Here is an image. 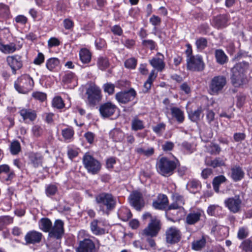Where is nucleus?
<instances>
[{
  "label": "nucleus",
  "mask_w": 252,
  "mask_h": 252,
  "mask_svg": "<svg viewBox=\"0 0 252 252\" xmlns=\"http://www.w3.org/2000/svg\"><path fill=\"white\" fill-rule=\"evenodd\" d=\"M249 67V63L246 62L236 63L231 69L230 81L235 88H240L246 84L248 78L246 75Z\"/></svg>",
  "instance_id": "obj_1"
},
{
  "label": "nucleus",
  "mask_w": 252,
  "mask_h": 252,
  "mask_svg": "<svg viewBox=\"0 0 252 252\" xmlns=\"http://www.w3.org/2000/svg\"><path fill=\"white\" fill-rule=\"evenodd\" d=\"M95 201L99 211L108 215L116 206V198L111 193L103 192L95 195Z\"/></svg>",
  "instance_id": "obj_2"
},
{
  "label": "nucleus",
  "mask_w": 252,
  "mask_h": 252,
  "mask_svg": "<svg viewBox=\"0 0 252 252\" xmlns=\"http://www.w3.org/2000/svg\"><path fill=\"white\" fill-rule=\"evenodd\" d=\"M180 166L178 159L175 158L172 160L167 157H162L157 162L158 172L162 176L169 177L173 174L175 169Z\"/></svg>",
  "instance_id": "obj_3"
},
{
  "label": "nucleus",
  "mask_w": 252,
  "mask_h": 252,
  "mask_svg": "<svg viewBox=\"0 0 252 252\" xmlns=\"http://www.w3.org/2000/svg\"><path fill=\"white\" fill-rule=\"evenodd\" d=\"M82 161L84 167L89 173L97 174L101 169L100 162L88 153H85L83 156Z\"/></svg>",
  "instance_id": "obj_4"
},
{
  "label": "nucleus",
  "mask_w": 252,
  "mask_h": 252,
  "mask_svg": "<svg viewBox=\"0 0 252 252\" xmlns=\"http://www.w3.org/2000/svg\"><path fill=\"white\" fill-rule=\"evenodd\" d=\"M34 85L32 78L28 74H24L15 82L14 87L19 93L26 94L31 91Z\"/></svg>",
  "instance_id": "obj_5"
},
{
  "label": "nucleus",
  "mask_w": 252,
  "mask_h": 252,
  "mask_svg": "<svg viewBox=\"0 0 252 252\" xmlns=\"http://www.w3.org/2000/svg\"><path fill=\"white\" fill-rule=\"evenodd\" d=\"M162 227V223L160 220L157 217L154 216L152 220H150L148 225L143 230L142 236H157Z\"/></svg>",
  "instance_id": "obj_6"
},
{
  "label": "nucleus",
  "mask_w": 252,
  "mask_h": 252,
  "mask_svg": "<svg viewBox=\"0 0 252 252\" xmlns=\"http://www.w3.org/2000/svg\"><path fill=\"white\" fill-rule=\"evenodd\" d=\"M226 82V78L224 76L219 75L214 77L209 84V89L211 94H218L221 92Z\"/></svg>",
  "instance_id": "obj_7"
},
{
  "label": "nucleus",
  "mask_w": 252,
  "mask_h": 252,
  "mask_svg": "<svg viewBox=\"0 0 252 252\" xmlns=\"http://www.w3.org/2000/svg\"><path fill=\"white\" fill-rule=\"evenodd\" d=\"M86 94L88 102L91 106H94L102 98L100 89L95 85L90 86L87 89Z\"/></svg>",
  "instance_id": "obj_8"
},
{
  "label": "nucleus",
  "mask_w": 252,
  "mask_h": 252,
  "mask_svg": "<svg viewBox=\"0 0 252 252\" xmlns=\"http://www.w3.org/2000/svg\"><path fill=\"white\" fill-rule=\"evenodd\" d=\"M187 68L193 71H201L204 70L205 64L202 58L198 55L187 58Z\"/></svg>",
  "instance_id": "obj_9"
},
{
  "label": "nucleus",
  "mask_w": 252,
  "mask_h": 252,
  "mask_svg": "<svg viewBox=\"0 0 252 252\" xmlns=\"http://www.w3.org/2000/svg\"><path fill=\"white\" fill-rule=\"evenodd\" d=\"M165 235L166 242L170 245L178 243L182 238V233L180 230L174 226L166 229Z\"/></svg>",
  "instance_id": "obj_10"
},
{
  "label": "nucleus",
  "mask_w": 252,
  "mask_h": 252,
  "mask_svg": "<svg viewBox=\"0 0 252 252\" xmlns=\"http://www.w3.org/2000/svg\"><path fill=\"white\" fill-rule=\"evenodd\" d=\"M204 212L198 208H191L189 210L185 218V223L188 225H194L201 220Z\"/></svg>",
  "instance_id": "obj_11"
},
{
  "label": "nucleus",
  "mask_w": 252,
  "mask_h": 252,
  "mask_svg": "<svg viewBox=\"0 0 252 252\" xmlns=\"http://www.w3.org/2000/svg\"><path fill=\"white\" fill-rule=\"evenodd\" d=\"M137 95V93L133 88L128 90L121 91L116 94L115 99L121 104H126L132 101Z\"/></svg>",
  "instance_id": "obj_12"
},
{
  "label": "nucleus",
  "mask_w": 252,
  "mask_h": 252,
  "mask_svg": "<svg viewBox=\"0 0 252 252\" xmlns=\"http://www.w3.org/2000/svg\"><path fill=\"white\" fill-rule=\"evenodd\" d=\"M64 233V222L60 219L56 220L50 230L48 236L57 240L61 239Z\"/></svg>",
  "instance_id": "obj_13"
},
{
  "label": "nucleus",
  "mask_w": 252,
  "mask_h": 252,
  "mask_svg": "<svg viewBox=\"0 0 252 252\" xmlns=\"http://www.w3.org/2000/svg\"><path fill=\"white\" fill-rule=\"evenodd\" d=\"M117 108V106L114 103L108 101L100 104L99 111L102 118H108L115 114Z\"/></svg>",
  "instance_id": "obj_14"
},
{
  "label": "nucleus",
  "mask_w": 252,
  "mask_h": 252,
  "mask_svg": "<svg viewBox=\"0 0 252 252\" xmlns=\"http://www.w3.org/2000/svg\"><path fill=\"white\" fill-rule=\"evenodd\" d=\"M6 62L13 74H16L17 70H19L23 66L22 57L18 54L8 56Z\"/></svg>",
  "instance_id": "obj_15"
},
{
  "label": "nucleus",
  "mask_w": 252,
  "mask_h": 252,
  "mask_svg": "<svg viewBox=\"0 0 252 252\" xmlns=\"http://www.w3.org/2000/svg\"><path fill=\"white\" fill-rule=\"evenodd\" d=\"M242 200L239 195L228 198L224 201L225 206L228 208L230 212L233 213L239 212Z\"/></svg>",
  "instance_id": "obj_16"
},
{
  "label": "nucleus",
  "mask_w": 252,
  "mask_h": 252,
  "mask_svg": "<svg viewBox=\"0 0 252 252\" xmlns=\"http://www.w3.org/2000/svg\"><path fill=\"white\" fill-rule=\"evenodd\" d=\"M95 245L94 242L90 238H85L80 241L76 252H95Z\"/></svg>",
  "instance_id": "obj_17"
},
{
  "label": "nucleus",
  "mask_w": 252,
  "mask_h": 252,
  "mask_svg": "<svg viewBox=\"0 0 252 252\" xmlns=\"http://www.w3.org/2000/svg\"><path fill=\"white\" fill-rule=\"evenodd\" d=\"M129 199L130 205L137 211H140L144 206L142 195L139 192L135 191L130 194Z\"/></svg>",
  "instance_id": "obj_18"
},
{
  "label": "nucleus",
  "mask_w": 252,
  "mask_h": 252,
  "mask_svg": "<svg viewBox=\"0 0 252 252\" xmlns=\"http://www.w3.org/2000/svg\"><path fill=\"white\" fill-rule=\"evenodd\" d=\"M15 177L14 171L7 164L0 165V179L3 182L11 181Z\"/></svg>",
  "instance_id": "obj_19"
},
{
  "label": "nucleus",
  "mask_w": 252,
  "mask_h": 252,
  "mask_svg": "<svg viewBox=\"0 0 252 252\" xmlns=\"http://www.w3.org/2000/svg\"><path fill=\"white\" fill-rule=\"evenodd\" d=\"M42 233L36 230H31L25 236V240L27 244H36L41 242L43 238Z\"/></svg>",
  "instance_id": "obj_20"
},
{
  "label": "nucleus",
  "mask_w": 252,
  "mask_h": 252,
  "mask_svg": "<svg viewBox=\"0 0 252 252\" xmlns=\"http://www.w3.org/2000/svg\"><path fill=\"white\" fill-rule=\"evenodd\" d=\"M169 204L167 196L164 194H159L156 199L153 201L152 206L157 210H165Z\"/></svg>",
  "instance_id": "obj_21"
},
{
  "label": "nucleus",
  "mask_w": 252,
  "mask_h": 252,
  "mask_svg": "<svg viewBox=\"0 0 252 252\" xmlns=\"http://www.w3.org/2000/svg\"><path fill=\"white\" fill-rule=\"evenodd\" d=\"M19 113L26 123L33 122L37 118L36 111L32 109L23 108Z\"/></svg>",
  "instance_id": "obj_22"
},
{
  "label": "nucleus",
  "mask_w": 252,
  "mask_h": 252,
  "mask_svg": "<svg viewBox=\"0 0 252 252\" xmlns=\"http://www.w3.org/2000/svg\"><path fill=\"white\" fill-rule=\"evenodd\" d=\"M230 177L235 182L241 181L245 177V172L242 167L239 165H235L230 169Z\"/></svg>",
  "instance_id": "obj_23"
},
{
  "label": "nucleus",
  "mask_w": 252,
  "mask_h": 252,
  "mask_svg": "<svg viewBox=\"0 0 252 252\" xmlns=\"http://www.w3.org/2000/svg\"><path fill=\"white\" fill-rule=\"evenodd\" d=\"M229 19L228 14H220L214 17L212 23L217 29H222L227 26Z\"/></svg>",
  "instance_id": "obj_24"
},
{
  "label": "nucleus",
  "mask_w": 252,
  "mask_h": 252,
  "mask_svg": "<svg viewBox=\"0 0 252 252\" xmlns=\"http://www.w3.org/2000/svg\"><path fill=\"white\" fill-rule=\"evenodd\" d=\"M28 158L30 163L34 168L41 166L44 157L43 155L38 152H31L29 154Z\"/></svg>",
  "instance_id": "obj_25"
},
{
  "label": "nucleus",
  "mask_w": 252,
  "mask_h": 252,
  "mask_svg": "<svg viewBox=\"0 0 252 252\" xmlns=\"http://www.w3.org/2000/svg\"><path fill=\"white\" fill-rule=\"evenodd\" d=\"M160 55L162 56V58H160L158 57H155L149 61L150 64L156 70L159 72H161L164 69L165 66V63L164 62V57L162 55L158 53Z\"/></svg>",
  "instance_id": "obj_26"
},
{
  "label": "nucleus",
  "mask_w": 252,
  "mask_h": 252,
  "mask_svg": "<svg viewBox=\"0 0 252 252\" xmlns=\"http://www.w3.org/2000/svg\"><path fill=\"white\" fill-rule=\"evenodd\" d=\"M77 77L75 74L71 71L66 72L62 77V82L64 84H72V86L77 85Z\"/></svg>",
  "instance_id": "obj_27"
},
{
  "label": "nucleus",
  "mask_w": 252,
  "mask_h": 252,
  "mask_svg": "<svg viewBox=\"0 0 252 252\" xmlns=\"http://www.w3.org/2000/svg\"><path fill=\"white\" fill-rule=\"evenodd\" d=\"M206 165L211 166L214 168L220 167L225 165V159L223 158L216 157L213 159H206L205 160Z\"/></svg>",
  "instance_id": "obj_28"
},
{
  "label": "nucleus",
  "mask_w": 252,
  "mask_h": 252,
  "mask_svg": "<svg viewBox=\"0 0 252 252\" xmlns=\"http://www.w3.org/2000/svg\"><path fill=\"white\" fill-rule=\"evenodd\" d=\"M38 226L42 231L49 233L52 228V222L49 219L43 218L39 220Z\"/></svg>",
  "instance_id": "obj_29"
},
{
  "label": "nucleus",
  "mask_w": 252,
  "mask_h": 252,
  "mask_svg": "<svg viewBox=\"0 0 252 252\" xmlns=\"http://www.w3.org/2000/svg\"><path fill=\"white\" fill-rule=\"evenodd\" d=\"M99 222L97 220H94L90 223L91 230L95 235H101L105 233V229L98 226Z\"/></svg>",
  "instance_id": "obj_30"
},
{
  "label": "nucleus",
  "mask_w": 252,
  "mask_h": 252,
  "mask_svg": "<svg viewBox=\"0 0 252 252\" xmlns=\"http://www.w3.org/2000/svg\"><path fill=\"white\" fill-rule=\"evenodd\" d=\"M226 181L227 179L224 175H220L215 177L212 181V185L215 191L219 193L220 192V186Z\"/></svg>",
  "instance_id": "obj_31"
},
{
  "label": "nucleus",
  "mask_w": 252,
  "mask_h": 252,
  "mask_svg": "<svg viewBox=\"0 0 252 252\" xmlns=\"http://www.w3.org/2000/svg\"><path fill=\"white\" fill-rule=\"evenodd\" d=\"M110 136L114 141L121 142L124 139L125 134L119 128L115 127L110 131Z\"/></svg>",
  "instance_id": "obj_32"
},
{
  "label": "nucleus",
  "mask_w": 252,
  "mask_h": 252,
  "mask_svg": "<svg viewBox=\"0 0 252 252\" xmlns=\"http://www.w3.org/2000/svg\"><path fill=\"white\" fill-rule=\"evenodd\" d=\"M155 70H153L151 71L147 80L144 84V89L143 90V92L144 93L149 92L154 80L157 77V74L155 73Z\"/></svg>",
  "instance_id": "obj_33"
},
{
  "label": "nucleus",
  "mask_w": 252,
  "mask_h": 252,
  "mask_svg": "<svg viewBox=\"0 0 252 252\" xmlns=\"http://www.w3.org/2000/svg\"><path fill=\"white\" fill-rule=\"evenodd\" d=\"M206 244V239L204 236H202L199 240L193 241L191 243L192 250L199 251L204 248Z\"/></svg>",
  "instance_id": "obj_34"
},
{
  "label": "nucleus",
  "mask_w": 252,
  "mask_h": 252,
  "mask_svg": "<svg viewBox=\"0 0 252 252\" xmlns=\"http://www.w3.org/2000/svg\"><path fill=\"white\" fill-rule=\"evenodd\" d=\"M170 110L172 117L175 118L179 123H182L184 120L183 111L176 107H171Z\"/></svg>",
  "instance_id": "obj_35"
},
{
  "label": "nucleus",
  "mask_w": 252,
  "mask_h": 252,
  "mask_svg": "<svg viewBox=\"0 0 252 252\" xmlns=\"http://www.w3.org/2000/svg\"><path fill=\"white\" fill-rule=\"evenodd\" d=\"M189 119L193 122L197 123L200 120L201 116L202 115V109L201 107H198L195 111H190L188 112Z\"/></svg>",
  "instance_id": "obj_36"
},
{
  "label": "nucleus",
  "mask_w": 252,
  "mask_h": 252,
  "mask_svg": "<svg viewBox=\"0 0 252 252\" xmlns=\"http://www.w3.org/2000/svg\"><path fill=\"white\" fill-rule=\"evenodd\" d=\"M187 189L190 192L193 193H195L199 189L201 188V184L199 181L193 179L190 180L187 185Z\"/></svg>",
  "instance_id": "obj_37"
},
{
  "label": "nucleus",
  "mask_w": 252,
  "mask_h": 252,
  "mask_svg": "<svg viewBox=\"0 0 252 252\" xmlns=\"http://www.w3.org/2000/svg\"><path fill=\"white\" fill-rule=\"evenodd\" d=\"M215 58L217 62L220 64H224L228 60L227 56L221 49H217L215 51Z\"/></svg>",
  "instance_id": "obj_38"
},
{
  "label": "nucleus",
  "mask_w": 252,
  "mask_h": 252,
  "mask_svg": "<svg viewBox=\"0 0 252 252\" xmlns=\"http://www.w3.org/2000/svg\"><path fill=\"white\" fill-rule=\"evenodd\" d=\"M80 60L84 63H88L91 60V54L89 50L84 48L82 49L79 52Z\"/></svg>",
  "instance_id": "obj_39"
},
{
  "label": "nucleus",
  "mask_w": 252,
  "mask_h": 252,
  "mask_svg": "<svg viewBox=\"0 0 252 252\" xmlns=\"http://www.w3.org/2000/svg\"><path fill=\"white\" fill-rule=\"evenodd\" d=\"M222 211V208L218 205H210L207 208V213L211 216L218 217Z\"/></svg>",
  "instance_id": "obj_40"
},
{
  "label": "nucleus",
  "mask_w": 252,
  "mask_h": 252,
  "mask_svg": "<svg viewBox=\"0 0 252 252\" xmlns=\"http://www.w3.org/2000/svg\"><path fill=\"white\" fill-rule=\"evenodd\" d=\"M205 147L207 152L212 155H218L221 151L220 147L217 144L211 143Z\"/></svg>",
  "instance_id": "obj_41"
},
{
  "label": "nucleus",
  "mask_w": 252,
  "mask_h": 252,
  "mask_svg": "<svg viewBox=\"0 0 252 252\" xmlns=\"http://www.w3.org/2000/svg\"><path fill=\"white\" fill-rule=\"evenodd\" d=\"M10 153L12 155H17L21 151V146L18 140H13L9 146Z\"/></svg>",
  "instance_id": "obj_42"
},
{
  "label": "nucleus",
  "mask_w": 252,
  "mask_h": 252,
  "mask_svg": "<svg viewBox=\"0 0 252 252\" xmlns=\"http://www.w3.org/2000/svg\"><path fill=\"white\" fill-rule=\"evenodd\" d=\"M119 217L124 221H126L132 217V213L127 208H122L118 213Z\"/></svg>",
  "instance_id": "obj_43"
},
{
  "label": "nucleus",
  "mask_w": 252,
  "mask_h": 252,
  "mask_svg": "<svg viewBox=\"0 0 252 252\" xmlns=\"http://www.w3.org/2000/svg\"><path fill=\"white\" fill-rule=\"evenodd\" d=\"M60 60L57 58H51L47 60L46 63V67L50 71L53 70L60 64Z\"/></svg>",
  "instance_id": "obj_44"
},
{
  "label": "nucleus",
  "mask_w": 252,
  "mask_h": 252,
  "mask_svg": "<svg viewBox=\"0 0 252 252\" xmlns=\"http://www.w3.org/2000/svg\"><path fill=\"white\" fill-rule=\"evenodd\" d=\"M97 65L100 69L102 70L106 69L109 66L108 58L106 57H99L97 59Z\"/></svg>",
  "instance_id": "obj_45"
},
{
  "label": "nucleus",
  "mask_w": 252,
  "mask_h": 252,
  "mask_svg": "<svg viewBox=\"0 0 252 252\" xmlns=\"http://www.w3.org/2000/svg\"><path fill=\"white\" fill-rule=\"evenodd\" d=\"M239 247L245 252H252V241L250 239H246L241 243Z\"/></svg>",
  "instance_id": "obj_46"
},
{
  "label": "nucleus",
  "mask_w": 252,
  "mask_h": 252,
  "mask_svg": "<svg viewBox=\"0 0 252 252\" xmlns=\"http://www.w3.org/2000/svg\"><path fill=\"white\" fill-rule=\"evenodd\" d=\"M58 191V187L54 184H49L45 187V194L48 197H52L55 195Z\"/></svg>",
  "instance_id": "obj_47"
},
{
  "label": "nucleus",
  "mask_w": 252,
  "mask_h": 252,
  "mask_svg": "<svg viewBox=\"0 0 252 252\" xmlns=\"http://www.w3.org/2000/svg\"><path fill=\"white\" fill-rule=\"evenodd\" d=\"M195 44L197 50L202 51L207 46L208 41L206 38L201 37L196 40Z\"/></svg>",
  "instance_id": "obj_48"
},
{
  "label": "nucleus",
  "mask_w": 252,
  "mask_h": 252,
  "mask_svg": "<svg viewBox=\"0 0 252 252\" xmlns=\"http://www.w3.org/2000/svg\"><path fill=\"white\" fill-rule=\"evenodd\" d=\"M10 14L9 7L3 3H0V17L5 19L9 18Z\"/></svg>",
  "instance_id": "obj_49"
},
{
  "label": "nucleus",
  "mask_w": 252,
  "mask_h": 252,
  "mask_svg": "<svg viewBox=\"0 0 252 252\" xmlns=\"http://www.w3.org/2000/svg\"><path fill=\"white\" fill-rule=\"evenodd\" d=\"M74 135V130L70 127H67L62 130V135L65 140H69L72 139Z\"/></svg>",
  "instance_id": "obj_50"
},
{
  "label": "nucleus",
  "mask_w": 252,
  "mask_h": 252,
  "mask_svg": "<svg viewBox=\"0 0 252 252\" xmlns=\"http://www.w3.org/2000/svg\"><path fill=\"white\" fill-rule=\"evenodd\" d=\"M78 149L71 146L67 147V155L68 158L71 160L78 156Z\"/></svg>",
  "instance_id": "obj_51"
},
{
  "label": "nucleus",
  "mask_w": 252,
  "mask_h": 252,
  "mask_svg": "<svg viewBox=\"0 0 252 252\" xmlns=\"http://www.w3.org/2000/svg\"><path fill=\"white\" fill-rule=\"evenodd\" d=\"M135 152L139 154L144 155L146 157H150L154 153V149L150 148L147 150H145L142 148H138L135 149Z\"/></svg>",
  "instance_id": "obj_52"
},
{
  "label": "nucleus",
  "mask_w": 252,
  "mask_h": 252,
  "mask_svg": "<svg viewBox=\"0 0 252 252\" xmlns=\"http://www.w3.org/2000/svg\"><path fill=\"white\" fill-rule=\"evenodd\" d=\"M52 106L57 109H62L64 107V103L61 96H56L52 100Z\"/></svg>",
  "instance_id": "obj_53"
},
{
  "label": "nucleus",
  "mask_w": 252,
  "mask_h": 252,
  "mask_svg": "<svg viewBox=\"0 0 252 252\" xmlns=\"http://www.w3.org/2000/svg\"><path fill=\"white\" fill-rule=\"evenodd\" d=\"M182 147L188 154H191L195 150L194 145L187 141H184L182 143Z\"/></svg>",
  "instance_id": "obj_54"
},
{
  "label": "nucleus",
  "mask_w": 252,
  "mask_h": 252,
  "mask_svg": "<svg viewBox=\"0 0 252 252\" xmlns=\"http://www.w3.org/2000/svg\"><path fill=\"white\" fill-rule=\"evenodd\" d=\"M115 86L111 83H106L103 86L104 92L109 95L113 94L115 92Z\"/></svg>",
  "instance_id": "obj_55"
},
{
  "label": "nucleus",
  "mask_w": 252,
  "mask_h": 252,
  "mask_svg": "<svg viewBox=\"0 0 252 252\" xmlns=\"http://www.w3.org/2000/svg\"><path fill=\"white\" fill-rule=\"evenodd\" d=\"M142 45L144 47L149 48L151 50H154L157 46L156 43L151 39L143 40L142 41Z\"/></svg>",
  "instance_id": "obj_56"
},
{
  "label": "nucleus",
  "mask_w": 252,
  "mask_h": 252,
  "mask_svg": "<svg viewBox=\"0 0 252 252\" xmlns=\"http://www.w3.org/2000/svg\"><path fill=\"white\" fill-rule=\"evenodd\" d=\"M249 235L248 229L245 227H240L238 231L237 237L240 240L247 238Z\"/></svg>",
  "instance_id": "obj_57"
},
{
  "label": "nucleus",
  "mask_w": 252,
  "mask_h": 252,
  "mask_svg": "<svg viewBox=\"0 0 252 252\" xmlns=\"http://www.w3.org/2000/svg\"><path fill=\"white\" fill-rule=\"evenodd\" d=\"M16 50V45L12 42L4 45L2 52L5 54H9L14 52Z\"/></svg>",
  "instance_id": "obj_58"
},
{
  "label": "nucleus",
  "mask_w": 252,
  "mask_h": 252,
  "mask_svg": "<svg viewBox=\"0 0 252 252\" xmlns=\"http://www.w3.org/2000/svg\"><path fill=\"white\" fill-rule=\"evenodd\" d=\"M137 64V60L133 58L128 59L125 62V66L126 68L134 69Z\"/></svg>",
  "instance_id": "obj_59"
},
{
  "label": "nucleus",
  "mask_w": 252,
  "mask_h": 252,
  "mask_svg": "<svg viewBox=\"0 0 252 252\" xmlns=\"http://www.w3.org/2000/svg\"><path fill=\"white\" fill-rule=\"evenodd\" d=\"M173 200L181 207L185 204V199L183 196L176 193L173 195Z\"/></svg>",
  "instance_id": "obj_60"
},
{
  "label": "nucleus",
  "mask_w": 252,
  "mask_h": 252,
  "mask_svg": "<svg viewBox=\"0 0 252 252\" xmlns=\"http://www.w3.org/2000/svg\"><path fill=\"white\" fill-rule=\"evenodd\" d=\"M0 221L5 226L13 221V218L9 216H4L0 217Z\"/></svg>",
  "instance_id": "obj_61"
},
{
  "label": "nucleus",
  "mask_w": 252,
  "mask_h": 252,
  "mask_svg": "<svg viewBox=\"0 0 252 252\" xmlns=\"http://www.w3.org/2000/svg\"><path fill=\"white\" fill-rule=\"evenodd\" d=\"M33 97L37 100H39L41 101H43L46 99V94L45 93L42 92H35L32 94Z\"/></svg>",
  "instance_id": "obj_62"
},
{
  "label": "nucleus",
  "mask_w": 252,
  "mask_h": 252,
  "mask_svg": "<svg viewBox=\"0 0 252 252\" xmlns=\"http://www.w3.org/2000/svg\"><path fill=\"white\" fill-rule=\"evenodd\" d=\"M15 21L17 23L25 25L28 22V18L23 15H19L15 18Z\"/></svg>",
  "instance_id": "obj_63"
},
{
  "label": "nucleus",
  "mask_w": 252,
  "mask_h": 252,
  "mask_svg": "<svg viewBox=\"0 0 252 252\" xmlns=\"http://www.w3.org/2000/svg\"><path fill=\"white\" fill-rule=\"evenodd\" d=\"M149 21L155 27L159 25L161 22V19L158 16L155 15H153L150 18Z\"/></svg>",
  "instance_id": "obj_64"
}]
</instances>
